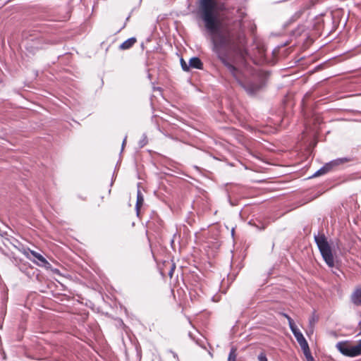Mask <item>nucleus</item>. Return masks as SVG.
<instances>
[{
  "label": "nucleus",
  "mask_w": 361,
  "mask_h": 361,
  "mask_svg": "<svg viewBox=\"0 0 361 361\" xmlns=\"http://www.w3.org/2000/svg\"><path fill=\"white\" fill-rule=\"evenodd\" d=\"M137 42V39L135 37H130L127 40L124 41L121 45L119 46V49L121 50H126L130 48H131Z\"/></svg>",
  "instance_id": "obj_9"
},
{
  "label": "nucleus",
  "mask_w": 361,
  "mask_h": 361,
  "mask_svg": "<svg viewBox=\"0 0 361 361\" xmlns=\"http://www.w3.org/2000/svg\"><path fill=\"white\" fill-rule=\"evenodd\" d=\"M30 252L34 257L39 261L40 263L38 264L39 266L47 267L50 265L48 261L39 253L34 250H30Z\"/></svg>",
  "instance_id": "obj_8"
},
{
  "label": "nucleus",
  "mask_w": 361,
  "mask_h": 361,
  "mask_svg": "<svg viewBox=\"0 0 361 361\" xmlns=\"http://www.w3.org/2000/svg\"><path fill=\"white\" fill-rule=\"evenodd\" d=\"M237 354H236V349L234 348H232L228 357V361H236Z\"/></svg>",
  "instance_id": "obj_13"
},
{
  "label": "nucleus",
  "mask_w": 361,
  "mask_h": 361,
  "mask_svg": "<svg viewBox=\"0 0 361 361\" xmlns=\"http://www.w3.org/2000/svg\"><path fill=\"white\" fill-rule=\"evenodd\" d=\"M314 240L324 262L329 267H334V257L331 247L324 235H314Z\"/></svg>",
  "instance_id": "obj_3"
},
{
  "label": "nucleus",
  "mask_w": 361,
  "mask_h": 361,
  "mask_svg": "<svg viewBox=\"0 0 361 361\" xmlns=\"http://www.w3.org/2000/svg\"><path fill=\"white\" fill-rule=\"evenodd\" d=\"M351 301L354 305L361 306V286L355 288L353 293Z\"/></svg>",
  "instance_id": "obj_6"
},
{
  "label": "nucleus",
  "mask_w": 361,
  "mask_h": 361,
  "mask_svg": "<svg viewBox=\"0 0 361 361\" xmlns=\"http://www.w3.org/2000/svg\"><path fill=\"white\" fill-rule=\"evenodd\" d=\"M126 139H127V137L126 136V137H125V138H124V139H123V142H122V150L123 149L124 146H125V145H126Z\"/></svg>",
  "instance_id": "obj_19"
},
{
  "label": "nucleus",
  "mask_w": 361,
  "mask_h": 361,
  "mask_svg": "<svg viewBox=\"0 0 361 361\" xmlns=\"http://www.w3.org/2000/svg\"><path fill=\"white\" fill-rule=\"evenodd\" d=\"M180 65L183 71H189V66H188L187 63L184 61L183 59H180Z\"/></svg>",
  "instance_id": "obj_14"
},
{
  "label": "nucleus",
  "mask_w": 361,
  "mask_h": 361,
  "mask_svg": "<svg viewBox=\"0 0 361 361\" xmlns=\"http://www.w3.org/2000/svg\"><path fill=\"white\" fill-rule=\"evenodd\" d=\"M147 136L145 135H143L142 139L139 142V145L140 147H143L147 144Z\"/></svg>",
  "instance_id": "obj_15"
},
{
  "label": "nucleus",
  "mask_w": 361,
  "mask_h": 361,
  "mask_svg": "<svg viewBox=\"0 0 361 361\" xmlns=\"http://www.w3.org/2000/svg\"><path fill=\"white\" fill-rule=\"evenodd\" d=\"M288 324H289V327L290 329V330L292 331L293 329L297 328L296 325L295 324L293 320L291 319V317H288Z\"/></svg>",
  "instance_id": "obj_16"
},
{
  "label": "nucleus",
  "mask_w": 361,
  "mask_h": 361,
  "mask_svg": "<svg viewBox=\"0 0 361 361\" xmlns=\"http://www.w3.org/2000/svg\"><path fill=\"white\" fill-rule=\"evenodd\" d=\"M231 235H234V228H232L231 230Z\"/></svg>",
  "instance_id": "obj_23"
},
{
  "label": "nucleus",
  "mask_w": 361,
  "mask_h": 361,
  "mask_svg": "<svg viewBox=\"0 0 361 361\" xmlns=\"http://www.w3.org/2000/svg\"><path fill=\"white\" fill-rule=\"evenodd\" d=\"M284 317L287 319V320L288 321V317H290L288 314H284Z\"/></svg>",
  "instance_id": "obj_22"
},
{
  "label": "nucleus",
  "mask_w": 361,
  "mask_h": 361,
  "mask_svg": "<svg viewBox=\"0 0 361 361\" xmlns=\"http://www.w3.org/2000/svg\"><path fill=\"white\" fill-rule=\"evenodd\" d=\"M143 203H144L143 195H142L141 191L140 190H138L137 192V202H136V205H135V209H136L137 214L139 212L140 207L142 206Z\"/></svg>",
  "instance_id": "obj_11"
},
{
  "label": "nucleus",
  "mask_w": 361,
  "mask_h": 361,
  "mask_svg": "<svg viewBox=\"0 0 361 361\" xmlns=\"http://www.w3.org/2000/svg\"><path fill=\"white\" fill-rule=\"evenodd\" d=\"M249 224H250V226H255V228H257V226H255L254 224H252L251 221H250Z\"/></svg>",
  "instance_id": "obj_20"
},
{
  "label": "nucleus",
  "mask_w": 361,
  "mask_h": 361,
  "mask_svg": "<svg viewBox=\"0 0 361 361\" xmlns=\"http://www.w3.org/2000/svg\"><path fill=\"white\" fill-rule=\"evenodd\" d=\"M291 331L293 334L294 336L295 337L300 347L307 343L306 339L305 338L302 334L300 332L298 327L293 329Z\"/></svg>",
  "instance_id": "obj_7"
},
{
  "label": "nucleus",
  "mask_w": 361,
  "mask_h": 361,
  "mask_svg": "<svg viewBox=\"0 0 361 361\" xmlns=\"http://www.w3.org/2000/svg\"><path fill=\"white\" fill-rule=\"evenodd\" d=\"M338 350L345 356L356 357L361 355V339L355 344L349 341H341L336 344Z\"/></svg>",
  "instance_id": "obj_4"
},
{
  "label": "nucleus",
  "mask_w": 361,
  "mask_h": 361,
  "mask_svg": "<svg viewBox=\"0 0 361 361\" xmlns=\"http://www.w3.org/2000/svg\"><path fill=\"white\" fill-rule=\"evenodd\" d=\"M284 317L287 319V320L288 321V317H290L288 314H284Z\"/></svg>",
  "instance_id": "obj_21"
},
{
  "label": "nucleus",
  "mask_w": 361,
  "mask_h": 361,
  "mask_svg": "<svg viewBox=\"0 0 361 361\" xmlns=\"http://www.w3.org/2000/svg\"><path fill=\"white\" fill-rule=\"evenodd\" d=\"M344 162H345V160L342 159L332 161L326 164V165H324L323 167H322L318 171H317L312 176L317 177L321 175H324V174L326 173L327 172H329L334 166H338Z\"/></svg>",
  "instance_id": "obj_5"
},
{
  "label": "nucleus",
  "mask_w": 361,
  "mask_h": 361,
  "mask_svg": "<svg viewBox=\"0 0 361 361\" xmlns=\"http://www.w3.org/2000/svg\"><path fill=\"white\" fill-rule=\"evenodd\" d=\"M202 66L203 64L201 60L197 57H192L189 61V67L197 69H202Z\"/></svg>",
  "instance_id": "obj_10"
},
{
  "label": "nucleus",
  "mask_w": 361,
  "mask_h": 361,
  "mask_svg": "<svg viewBox=\"0 0 361 361\" xmlns=\"http://www.w3.org/2000/svg\"><path fill=\"white\" fill-rule=\"evenodd\" d=\"M254 27L250 24V35H252V49L250 53L251 58L257 68L250 67V95L256 94L262 91L267 85L269 79V73L267 70L262 68V66L268 63L266 58V47L262 39L257 34L254 33Z\"/></svg>",
  "instance_id": "obj_2"
},
{
  "label": "nucleus",
  "mask_w": 361,
  "mask_h": 361,
  "mask_svg": "<svg viewBox=\"0 0 361 361\" xmlns=\"http://www.w3.org/2000/svg\"><path fill=\"white\" fill-rule=\"evenodd\" d=\"M257 359L259 361H267L266 355L264 353H261L258 356Z\"/></svg>",
  "instance_id": "obj_17"
},
{
  "label": "nucleus",
  "mask_w": 361,
  "mask_h": 361,
  "mask_svg": "<svg viewBox=\"0 0 361 361\" xmlns=\"http://www.w3.org/2000/svg\"><path fill=\"white\" fill-rule=\"evenodd\" d=\"M317 319L316 318V317L314 315H312L309 319L310 324L311 326H313L314 324L317 322Z\"/></svg>",
  "instance_id": "obj_18"
},
{
  "label": "nucleus",
  "mask_w": 361,
  "mask_h": 361,
  "mask_svg": "<svg viewBox=\"0 0 361 361\" xmlns=\"http://www.w3.org/2000/svg\"><path fill=\"white\" fill-rule=\"evenodd\" d=\"M217 9L216 0H200V17L211 37L213 51L228 68L238 83L247 90V86L244 82V75L242 71L226 61V58L232 52L240 56H243L242 41L240 39H237L231 32L221 30V23Z\"/></svg>",
  "instance_id": "obj_1"
},
{
  "label": "nucleus",
  "mask_w": 361,
  "mask_h": 361,
  "mask_svg": "<svg viewBox=\"0 0 361 361\" xmlns=\"http://www.w3.org/2000/svg\"><path fill=\"white\" fill-rule=\"evenodd\" d=\"M300 348L303 351V353L306 357L307 361H314V358L311 355L308 343L305 344V345H302Z\"/></svg>",
  "instance_id": "obj_12"
}]
</instances>
